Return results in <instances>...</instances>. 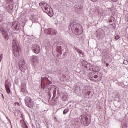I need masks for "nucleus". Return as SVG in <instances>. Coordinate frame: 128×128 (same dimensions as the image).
Returning a JSON list of instances; mask_svg holds the SVG:
<instances>
[{"label": "nucleus", "instance_id": "1", "mask_svg": "<svg viewBox=\"0 0 128 128\" xmlns=\"http://www.w3.org/2000/svg\"><path fill=\"white\" fill-rule=\"evenodd\" d=\"M52 84V82H50L48 78L42 77V88L44 90V88H47V92H48V100H50V98H52V90H54V88L52 87V86H50Z\"/></svg>", "mask_w": 128, "mask_h": 128}, {"label": "nucleus", "instance_id": "2", "mask_svg": "<svg viewBox=\"0 0 128 128\" xmlns=\"http://www.w3.org/2000/svg\"><path fill=\"white\" fill-rule=\"evenodd\" d=\"M40 6L42 8L44 12L47 14L49 16H54V10L52 8L48 5V4L46 2H42L40 4Z\"/></svg>", "mask_w": 128, "mask_h": 128}, {"label": "nucleus", "instance_id": "3", "mask_svg": "<svg viewBox=\"0 0 128 128\" xmlns=\"http://www.w3.org/2000/svg\"><path fill=\"white\" fill-rule=\"evenodd\" d=\"M98 72H100V70L97 72H92L88 74V76L90 80L95 82H101L102 80V74H100Z\"/></svg>", "mask_w": 128, "mask_h": 128}, {"label": "nucleus", "instance_id": "4", "mask_svg": "<svg viewBox=\"0 0 128 128\" xmlns=\"http://www.w3.org/2000/svg\"><path fill=\"white\" fill-rule=\"evenodd\" d=\"M71 28L74 34L76 36H82V34L84 31L80 29V24H70L68 27L69 30H70Z\"/></svg>", "mask_w": 128, "mask_h": 128}, {"label": "nucleus", "instance_id": "5", "mask_svg": "<svg viewBox=\"0 0 128 128\" xmlns=\"http://www.w3.org/2000/svg\"><path fill=\"white\" fill-rule=\"evenodd\" d=\"M81 116V122L82 124L84 126H88L91 122L90 117L86 115H83Z\"/></svg>", "mask_w": 128, "mask_h": 128}, {"label": "nucleus", "instance_id": "6", "mask_svg": "<svg viewBox=\"0 0 128 128\" xmlns=\"http://www.w3.org/2000/svg\"><path fill=\"white\" fill-rule=\"evenodd\" d=\"M20 52V45L13 46V54L15 56H18Z\"/></svg>", "mask_w": 128, "mask_h": 128}, {"label": "nucleus", "instance_id": "7", "mask_svg": "<svg viewBox=\"0 0 128 128\" xmlns=\"http://www.w3.org/2000/svg\"><path fill=\"white\" fill-rule=\"evenodd\" d=\"M25 102L27 106L30 108H34V102H32V100L30 98L26 97L25 100Z\"/></svg>", "mask_w": 128, "mask_h": 128}, {"label": "nucleus", "instance_id": "8", "mask_svg": "<svg viewBox=\"0 0 128 128\" xmlns=\"http://www.w3.org/2000/svg\"><path fill=\"white\" fill-rule=\"evenodd\" d=\"M98 38H104L106 36V32L102 29H99L96 32Z\"/></svg>", "mask_w": 128, "mask_h": 128}, {"label": "nucleus", "instance_id": "9", "mask_svg": "<svg viewBox=\"0 0 128 128\" xmlns=\"http://www.w3.org/2000/svg\"><path fill=\"white\" fill-rule=\"evenodd\" d=\"M32 50H33L34 54H38L40 52V47L38 44L33 45L32 48Z\"/></svg>", "mask_w": 128, "mask_h": 128}, {"label": "nucleus", "instance_id": "10", "mask_svg": "<svg viewBox=\"0 0 128 128\" xmlns=\"http://www.w3.org/2000/svg\"><path fill=\"white\" fill-rule=\"evenodd\" d=\"M12 28L14 30H20V23L18 22H14L12 26Z\"/></svg>", "mask_w": 128, "mask_h": 128}, {"label": "nucleus", "instance_id": "11", "mask_svg": "<svg viewBox=\"0 0 128 128\" xmlns=\"http://www.w3.org/2000/svg\"><path fill=\"white\" fill-rule=\"evenodd\" d=\"M45 34H48L49 36H54V34H56V32L52 30V28H48L44 30Z\"/></svg>", "mask_w": 128, "mask_h": 128}, {"label": "nucleus", "instance_id": "12", "mask_svg": "<svg viewBox=\"0 0 128 128\" xmlns=\"http://www.w3.org/2000/svg\"><path fill=\"white\" fill-rule=\"evenodd\" d=\"M20 70H26V64L24 60H22L20 62Z\"/></svg>", "mask_w": 128, "mask_h": 128}, {"label": "nucleus", "instance_id": "13", "mask_svg": "<svg viewBox=\"0 0 128 128\" xmlns=\"http://www.w3.org/2000/svg\"><path fill=\"white\" fill-rule=\"evenodd\" d=\"M5 87L8 94H10V82H8V80H6L5 82Z\"/></svg>", "mask_w": 128, "mask_h": 128}, {"label": "nucleus", "instance_id": "14", "mask_svg": "<svg viewBox=\"0 0 128 128\" xmlns=\"http://www.w3.org/2000/svg\"><path fill=\"white\" fill-rule=\"evenodd\" d=\"M2 36L6 40H8L10 38V36H8V33L6 31H3L2 32Z\"/></svg>", "mask_w": 128, "mask_h": 128}, {"label": "nucleus", "instance_id": "15", "mask_svg": "<svg viewBox=\"0 0 128 128\" xmlns=\"http://www.w3.org/2000/svg\"><path fill=\"white\" fill-rule=\"evenodd\" d=\"M6 10H8V12H10V14H12L14 12V6H6Z\"/></svg>", "mask_w": 128, "mask_h": 128}, {"label": "nucleus", "instance_id": "16", "mask_svg": "<svg viewBox=\"0 0 128 128\" xmlns=\"http://www.w3.org/2000/svg\"><path fill=\"white\" fill-rule=\"evenodd\" d=\"M56 52L60 54V56H62V46H58L56 48Z\"/></svg>", "mask_w": 128, "mask_h": 128}, {"label": "nucleus", "instance_id": "17", "mask_svg": "<svg viewBox=\"0 0 128 128\" xmlns=\"http://www.w3.org/2000/svg\"><path fill=\"white\" fill-rule=\"evenodd\" d=\"M80 64L81 66H86V65H88V62H86V60H81L80 62Z\"/></svg>", "mask_w": 128, "mask_h": 128}, {"label": "nucleus", "instance_id": "18", "mask_svg": "<svg viewBox=\"0 0 128 128\" xmlns=\"http://www.w3.org/2000/svg\"><path fill=\"white\" fill-rule=\"evenodd\" d=\"M38 60V58L37 56H32V62H36Z\"/></svg>", "mask_w": 128, "mask_h": 128}, {"label": "nucleus", "instance_id": "19", "mask_svg": "<svg viewBox=\"0 0 128 128\" xmlns=\"http://www.w3.org/2000/svg\"><path fill=\"white\" fill-rule=\"evenodd\" d=\"M76 12H77V14H82V9L77 8L76 9Z\"/></svg>", "mask_w": 128, "mask_h": 128}, {"label": "nucleus", "instance_id": "20", "mask_svg": "<svg viewBox=\"0 0 128 128\" xmlns=\"http://www.w3.org/2000/svg\"><path fill=\"white\" fill-rule=\"evenodd\" d=\"M62 100L64 102H66V100H68V96H64Z\"/></svg>", "mask_w": 128, "mask_h": 128}, {"label": "nucleus", "instance_id": "21", "mask_svg": "<svg viewBox=\"0 0 128 128\" xmlns=\"http://www.w3.org/2000/svg\"><path fill=\"white\" fill-rule=\"evenodd\" d=\"M70 112V110L68 108H66L65 110H64L63 112V114H66L67 113Z\"/></svg>", "mask_w": 128, "mask_h": 128}, {"label": "nucleus", "instance_id": "22", "mask_svg": "<svg viewBox=\"0 0 128 128\" xmlns=\"http://www.w3.org/2000/svg\"><path fill=\"white\" fill-rule=\"evenodd\" d=\"M75 50H77V52H78V54H83L84 52H82V51H81L80 49H78V48H75Z\"/></svg>", "mask_w": 128, "mask_h": 128}, {"label": "nucleus", "instance_id": "23", "mask_svg": "<svg viewBox=\"0 0 128 128\" xmlns=\"http://www.w3.org/2000/svg\"><path fill=\"white\" fill-rule=\"evenodd\" d=\"M86 92V94L88 95V98H92V96H90V94L92 93V92Z\"/></svg>", "mask_w": 128, "mask_h": 128}, {"label": "nucleus", "instance_id": "24", "mask_svg": "<svg viewBox=\"0 0 128 128\" xmlns=\"http://www.w3.org/2000/svg\"><path fill=\"white\" fill-rule=\"evenodd\" d=\"M2 58H4V54H1L0 55V62H2Z\"/></svg>", "mask_w": 128, "mask_h": 128}, {"label": "nucleus", "instance_id": "25", "mask_svg": "<svg viewBox=\"0 0 128 128\" xmlns=\"http://www.w3.org/2000/svg\"><path fill=\"white\" fill-rule=\"evenodd\" d=\"M32 22H38V19L36 18V16H32Z\"/></svg>", "mask_w": 128, "mask_h": 128}, {"label": "nucleus", "instance_id": "26", "mask_svg": "<svg viewBox=\"0 0 128 128\" xmlns=\"http://www.w3.org/2000/svg\"><path fill=\"white\" fill-rule=\"evenodd\" d=\"M112 20H114H114H116V18H111L109 21L110 22H112Z\"/></svg>", "mask_w": 128, "mask_h": 128}, {"label": "nucleus", "instance_id": "27", "mask_svg": "<svg viewBox=\"0 0 128 128\" xmlns=\"http://www.w3.org/2000/svg\"><path fill=\"white\" fill-rule=\"evenodd\" d=\"M124 64H126V66H128V61L127 60H124Z\"/></svg>", "mask_w": 128, "mask_h": 128}, {"label": "nucleus", "instance_id": "28", "mask_svg": "<svg viewBox=\"0 0 128 128\" xmlns=\"http://www.w3.org/2000/svg\"><path fill=\"white\" fill-rule=\"evenodd\" d=\"M120 36H116L115 37V39H116L117 40H120Z\"/></svg>", "mask_w": 128, "mask_h": 128}, {"label": "nucleus", "instance_id": "29", "mask_svg": "<svg viewBox=\"0 0 128 128\" xmlns=\"http://www.w3.org/2000/svg\"><path fill=\"white\" fill-rule=\"evenodd\" d=\"M84 98H88V94H86V92L85 93H84Z\"/></svg>", "mask_w": 128, "mask_h": 128}, {"label": "nucleus", "instance_id": "30", "mask_svg": "<svg viewBox=\"0 0 128 128\" xmlns=\"http://www.w3.org/2000/svg\"><path fill=\"white\" fill-rule=\"evenodd\" d=\"M68 56V52H66L64 53V56Z\"/></svg>", "mask_w": 128, "mask_h": 128}, {"label": "nucleus", "instance_id": "31", "mask_svg": "<svg viewBox=\"0 0 128 128\" xmlns=\"http://www.w3.org/2000/svg\"><path fill=\"white\" fill-rule=\"evenodd\" d=\"M91 2H98V0H90Z\"/></svg>", "mask_w": 128, "mask_h": 128}, {"label": "nucleus", "instance_id": "32", "mask_svg": "<svg viewBox=\"0 0 128 128\" xmlns=\"http://www.w3.org/2000/svg\"><path fill=\"white\" fill-rule=\"evenodd\" d=\"M112 2H117L118 0H112Z\"/></svg>", "mask_w": 128, "mask_h": 128}, {"label": "nucleus", "instance_id": "33", "mask_svg": "<svg viewBox=\"0 0 128 128\" xmlns=\"http://www.w3.org/2000/svg\"><path fill=\"white\" fill-rule=\"evenodd\" d=\"M22 92H26V90L22 88Z\"/></svg>", "mask_w": 128, "mask_h": 128}, {"label": "nucleus", "instance_id": "34", "mask_svg": "<svg viewBox=\"0 0 128 128\" xmlns=\"http://www.w3.org/2000/svg\"><path fill=\"white\" fill-rule=\"evenodd\" d=\"M6 118L8 120H10V124H12V122H10V119H8V118L6 117Z\"/></svg>", "mask_w": 128, "mask_h": 128}, {"label": "nucleus", "instance_id": "35", "mask_svg": "<svg viewBox=\"0 0 128 128\" xmlns=\"http://www.w3.org/2000/svg\"><path fill=\"white\" fill-rule=\"evenodd\" d=\"M108 66H110V64H106V66L108 68Z\"/></svg>", "mask_w": 128, "mask_h": 128}, {"label": "nucleus", "instance_id": "36", "mask_svg": "<svg viewBox=\"0 0 128 128\" xmlns=\"http://www.w3.org/2000/svg\"><path fill=\"white\" fill-rule=\"evenodd\" d=\"M2 98H4V94H2Z\"/></svg>", "mask_w": 128, "mask_h": 128}, {"label": "nucleus", "instance_id": "37", "mask_svg": "<svg viewBox=\"0 0 128 128\" xmlns=\"http://www.w3.org/2000/svg\"><path fill=\"white\" fill-rule=\"evenodd\" d=\"M25 128H28V126L26 125L25 126Z\"/></svg>", "mask_w": 128, "mask_h": 128}, {"label": "nucleus", "instance_id": "38", "mask_svg": "<svg viewBox=\"0 0 128 128\" xmlns=\"http://www.w3.org/2000/svg\"><path fill=\"white\" fill-rule=\"evenodd\" d=\"M56 90H54V93H56Z\"/></svg>", "mask_w": 128, "mask_h": 128}, {"label": "nucleus", "instance_id": "39", "mask_svg": "<svg viewBox=\"0 0 128 128\" xmlns=\"http://www.w3.org/2000/svg\"><path fill=\"white\" fill-rule=\"evenodd\" d=\"M0 30H2V28L0 27Z\"/></svg>", "mask_w": 128, "mask_h": 128}]
</instances>
